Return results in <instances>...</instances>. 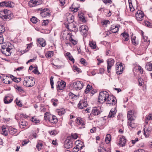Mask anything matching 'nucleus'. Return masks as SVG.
Instances as JSON below:
<instances>
[{"instance_id": "f257e3e1", "label": "nucleus", "mask_w": 152, "mask_h": 152, "mask_svg": "<svg viewBox=\"0 0 152 152\" xmlns=\"http://www.w3.org/2000/svg\"><path fill=\"white\" fill-rule=\"evenodd\" d=\"M108 93L106 91H102L99 93L98 99V102L101 104H103L105 101H107V104L111 105V97H109Z\"/></svg>"}, {"instance_id": "f03ea898", "label": "nucleus", "mask_w": 152, "mask_h": 152, "mask_svg": "<svg viewBox=\"0 0 152 152\" xmlns=\"http://www.w3.org/2000/svg\"><path fill=\"white\" fill-rule=\"evenodd\" d=\"M135 111L134 110H130L128 112L127 118L128 121L127 125L129 128H130L132 129L135 127L134 124L132 121H134L135 118V116L134 115Z\"/></svg>"}, {"instance_id": "7ed1b4c3", "label": "nucleus", "mask_w": 152, "mask_h": 152, "mask_svg": "<svg viewBox=\"0 0 152 152\" xmlns=\"http://www.w3.org/2000/svg\"><path fill=\"white\" fill-rule=\"evenodd\" d=\"M35 83L34 78L32 77L27 76L24 77L23 85L27 87H31Z\"/></svg>"}, {"instance_id": "20e7f679", "label": "nucleus", "mask_w": 152, "mask_h": 152, "mask_svg": "<svg viewBox=\"0 0 152 152\" xmlns=\"http://www.w3.org/2000/svg\"><path fill=\"white\" fill-rule=\"evenodd\" d=\"M67 38L69 39V42H67V45H69L70 46L72 47V45H75L77 43V41L75 39L74 36L72 33L68 32L67 30Z\"/></svg>"}, {"instance_id": "39448f33", "label": "nucleus", "mask_w": 152, "mask_h": 152, "mask_svg": "<svg viewBox=\"0 0 152 152\" xmlns=\"http://www.w3.org/2000/svg\"><path fill=\"white\" fill-rule=\"evenodd\" d=\"M84 84L83 83L80 81H76L74 82L73 84V88L76 90H80L83 87Z\"/></svg>"}, {"instance_id": "423d86ee", "label": "nucleus", "mask_w": 152, "mask_h": 152, "mask_svg": "<svg viewBox=\"0 0 152 152\" xmlns=\"http://www.w3.org/2000/svg\"><path fill=\"white\" fill-rule=\"evenodd\" d=\"M144 15V13L142 11L138 10L136 13V18L138 21H140L143 19Z\"/></svg>"}, {"instance_id": "0eeeda50", "label": "nucleus", "mask_w": 152, "mask_h": 152, "mask_svg": "<svg viewBox=\"0 0 152 152\" xmlns=\"http://www.w3.org/2000/svg\"><path fill=\"white\" fill-rule=\"evenodd\" d=\"M88 105L86 99H81L78 104V107L80 109H83L86 107Z\"/></svg>"}, {"instance_id": "6e6552de", "label": "nucleus", "mask_w": 152, "mask_h": 152, "mask_svg": "<svg viewBox=\"0 0 152 152\" xmlns=\"http://www.w3.org/2000/svg\"><path fill=\"white\" fill-rule=\"evenodd\" d=\"M42 2L41 0H31L28 4L30 7H32L40 4Z\"/></svg>"}, {"instance_id": "1a4fd4ad", "label": "nucleus", "mask_w": 152, "mask_h": 152, "mask_svg": "<svg viewBox=\"0 0 152 152\" xmlns=\"http://www.w3.org/2000/svg\"><path fill=\"white\" fill-rule=\"evenodd\" d=\"M13 98L11 94H9L4 97V102L5 104H7L11 103L13 100Z\"/></svg>"}, {"instance_id": "9d476101", "label": "nucleus", "mask_w": 152, "mask_h": 152, "mask_svg": "<svg viewBox=\"0 0 152 152\" xmlns=\"http://www.w3.org/2000/svg\"><path fill=\"white\" fill-rule=\"evenodd\" d=\"M114 62V59L112 58H110L107 61V71L109 73L110 72L111 67L113 65Z\"/></svg>"}, {"instance_id": "9b49d317", "label": "nucleus", "mask_w": 152, "mask_h": 152, "mask_svg": "<svg viewBox=\"0 0 152 152\" xmlns=\"http://www.w3.org/2000/svg\"><path fill=\"white\" fill-rule=\"evenodd\" d=\"M67 29L69 30L70 32L74 31H77V29H76V26H75L73 23H67Z\"/></svg>"}, {"instance_id": "f8f14e48", "label": "nucleus", "mask_w": 152, "mask_h": 152, "mask_svg": "<svg viewBox=\"0 0 152 152\" xmlns=\"http://www.w3.org/2000/svg\"><path fill=\"white\" fill-rule=\"evenodd\" d=\"M126 142V139L124 136H121L119 137V141L118 144L120 147H123L125 146Z\"/></svg>"}, {"instance_id": "ddd939ff", "label": "nucleus", "mask_w": 152, "mask_h": 152, "mask_svg": "<svg viewBox=\"0 0 152 152\" xmlns=\"http://www.w3.org/2000/svg\"><path fill=\"white\" fill-rule=\"evenodd\" d=\"M58 85L57 87V89L62 90L63 89L66 85V83L64 81L58 82Z\"/></svg>"}, {"instance_id": "4468645a", "label": "nucleus", "mask_w": 152, "mask_h": 152, "mask_svg": "<svg viewBox=\"0 0 152 152\" xmlns=\"http://www.w3.org/2000/svg\"><path fill=\"white\" fill-rule=\"evenodd\" d=\"M119 27V25L118 24L116 25H113L111 26L110 30L112 32L116 33L118 32Z\"/></svg>"}, {"instance_id": "2eb2a0df", "label": "nucleus", "mask_w": 152, "mask_h": 152, "mask_svg": "<svg viewBox=\"0 0 152 152\" xmlns=\"http://www.w3.org/2000/svg\"><path fill=\"white\" fill-rule=\"evenodd\" d=\"M48 120L50 122L53 124H56L58 122L56 117L55 116L51 115L48 117Z\"/></svg>"}, {"instance_id": "dca6fc26", "label": "nucleus", "mask_w": 152, "mask_h": 152, "mask_svg": "<svg viewBox=\"0 0 152 152\" xmlns=\"http://www.w3.org/2000/svg\"><path fill=\"white\" fill-rule=\"evenodd\" d=\"M88 27L86 25H82L79 28V31L83 35L86 34V31H87Z\"/></svg>"}, {"instance_id": "f3484780", "label": "nucleus", "mask_w": 152, "mask_h": 152, "mask_svg": "<svg viewBox=\"0 0 152 152\" xmlns=\"http://www.w3.org/2000/svg\"><path fill=\"white\" fill-rule=\"evenodd\" d=\"M117 72L118 74H120L124 70V67L123 66V64L120 63L119 64L117 65Z\"/></svg>"}, {"instance_id": "a211bd4d", "label": "nucleus", "mask_w": 152, "mask_h": 152, "mask_svg": "<svg viewBox=\"0 0 152 152\" xmlns=\"http://www.w3.org/2000/svg\"><path fill=\"white\" fill-rule=\"evenodd\" d=\"M11 49V48L1 49V51L3 54H4L7 56H8L11 54V53L10 51Z\"/></svg>"}, {"instance_id": "6ab92c4d", "label": "nucleus", "mask_w": 152, "mask_h": 152, "mask_svg": "<svg viewBox=\"0 0 152 152\" xmlns=\"http://www.w3.org/2000/svg\"><path fill=\"white\" fill-rule=\"evenodd\" d=\"M92 113L95 115H98L100 113L99 107H94L92 110Z\"/></svg>"}, {"instance_id": "aec40b11", "label": "nucleus", "mask_w": 152, "mask_h": 152, "mask_svg": "<svg viewBox=\"0 0 152 152\" xmlns=\"http://www.w3.org/2000/svg\"><path fill=\"white\" fill-rule=\"evenodd\" d=\"M116 110L115 108L111 109L110 110L108 115L109 117L111 118L114 117L115 115L116 114Z\"/></svg>"}, {"instance_id": "412c9836", "label": "nucleus", "mask_w": 152, "mask_h": 152, "mask_svg": "<svg viewBox=\"0 0 152 152\" xmlns=\"http://www.w3.org/2000/svg\"><path fill=\"white\" fill-rule=\"evenodd\" d=\"M10 43L9 42H3L1 45V49L11 48H10Z\"/></svg>"}, {"instance_id": "4be33fe9", "label": "nucleus", "mask_w": 152, "mask_h": 152, "mask_svg": "<svg viewBox=\"0 0 152 152\" xmlns=\"http://www.w3.org/2000/svg\"><path fill=\"white\" fill-rule=\"evenodd\" d=\"M121 35L123 36V41H127L129 39V37L127 33L124 32L121 34Z\"/></svg>"}, {"instance_id": "5701e85b", "label": "nucleus", "mask_w": 152, "mask_h": 152, "mask_svg": "<svg viewBox=\"0 0 152 152\" xmlns=\"http://www.w3.org/2000/svg\"><path fill=\"white\" fill-rule=\"evenodd\" d=\"M136 37L135 36H131V39L132 43L135 46L138 45V41L136 39Z\"/></svg>"}, {"instance_id": "b1692460", "label": "nucleus", "mask_w": 152, "mask_h": 152, "mask_svg": "<svg viewBox=\"0 0 152 152\" xmlns=\"http://www.w3.org/2000/svg\"><path fill=\"white\" fill-rule=\"evenodd\" d=\"M76 120V123L78 125H81L82 126L84 125V121L81 118L78 117L77 118Z\"/></svg>"}, {"instance_id": "393cba45", "label": "nucleus", "mask_w": 152, "mask_h": 152, "mask_svg": "<svg viewBox=\"0 0 152 152\" xmlns=\"http://www.w3.org/2000/svg\"><path fill=\"white\" fill-rule=\"evenodd\" d=\"M38 42L42 47H44L46 45L45 41V40L43 39H39L38 40Z\"/></svg>"}, {"instance_id": "a878e982", "label": "nucleus", "mask_w": 152, "mask_h": 152, "mask_svg": "<svg viewBox=\"0 0 152 152\" xmlns=\"http://www.w3.org/2000/svg\"><path fill=\"white\" fill-rule=\"evenodd\" d=\"M150 128H148L145 129V128L144 129V134L146 137H148L150 133Z\"/></svg>"}, {"instance_id": "bb28decb", "label": "nucleus", "mask_w": 152, "mask_h": 152, "mask_svg": "<svg viewBox=\"0 0 152 152\" xmlns=\"http://www.w3.org/2000/svg\"><path fill=\"white\" fill-rule=\"evenodd\" d=\"M145 68L148 71H152V64L150 62L147 63L145 65Z\"/></svg>"}, {"instance_id": "cd10ccee", "label": "nucleus", "mask_w": 152, "mask_h": 152, "mask_svg": "<svg viewBox=\"0 0 152 152\" xmlns=\"http://www.w3.org/2000/svg\"><path fill=\"white\" fill-rule=\"evenodd\" d=\"M56 112L59 115H62L64 114L66 112L65 109L63 108L59 109L56 110Z\"/></svg>"}, {"instance_id": "c85d7f7f", "label": "nucleus", "mask_w": 152, "mask_h": 152, "mask_svg": "<svg viewBox=\"0 0 152 152\" xmlns=\"http://www.w3.org/2000/svg\"><path fill=\"white\" fill-rule=\"evenodd\" d=\"M50 11H47L45 13H41V15L43 17H49L50 15Z\"/></svg>"}, {"instance_id": "c756f323", "label": "nucleus", "mask_w": 152, "mask_h": 152, "mask_svg": "<svg viewBox=\"0 0 152 152\" xmlns=\"http://www.w3.org/2000/svg\"><path fill=\"white\" fill-rule=\"evenodd\" d=\"M67 58H68L69 60L71 61L72 63H74L75 59L69 52H67Z\"/></svg>"}, {"instance_id": "7c9ffc66", "label": "nucleus", "mask_w": 152, "mask_h": 152, "mask_svg": "<svg viewBox=\"0 0 152 152\" xmlns=\"http://www.w3.org/2000/svg\"><path fill=\"white\" fill-rule=\"evenodd\" d=\"M148 37H144L143 36V38L142 40V42H144L145 43V44L146 46L147 45H148L150 43V40H147Z\"/></svg>"}, {"instance_id": "2f4dec72", "label": "nucleus", "mask_w": 152, "mask_h": 152, "mask_svg": "<svg viewBox=\"0 0 152 152\" xmlns=\"http://www.w3.org/2000/svg\"><path fill=\"white\" fill-rule=\"evenodd\" d=\"M73 145L72 141L71 140L67 139V149L72 148Z\"/></svg>"}, {"instance_id": "473e14b6", "label": "nucleus", "mask_w": 152, "mask_h": 152, "mask_svg": "<svg viewBox=\"0 0 152 152\" xmlns=\"http://www.w3.org/2000/svg\"><path fill=\"white\" fill-rule=\"evenodd\" d=\"M10 77L15 82L18 83L21 81L20 78H17L12 75H10Z\"/></svg>"}, {"instance_id": "72a5a7b5", "label": "nucleus", "mask_w": 152, "mask_h": 152, "mask_svg": "<svg viewBox=\"0 0 152 152\" xmlns=\"http://www.w3.org/2000/svg\"><path fill=\"white\" fill-rule=\"evenodd\" d=\"M10 133L11 135H13L15 133L17 132V130L14 128L10 127L9 129Z\"/></svg>"}, {"instance_id": "f704fd0d", "label": "nucleus", "mask_w": 152, "mask_h": 152, "mask_svg": "<svg viewBox=\"0 0 152 152\" xmlns=\"http://www.w3.org/2000/svg\"><path fill=\"white\" fill-rule=\"evenodd\" d=\"M89 45L91 48L95 49L96 48V42L94 41L90 42Z\"/></svg>"}, {"instance_id": "c9c22d12", "label": "nucleus", "mask_w": 152, "mask_h": 152, "mask_svg": "<svg viewBox=\"0 0 152 152\" xmlns=\"http://www.w3.org/2000/svg\"><path fill=\"white\" fill-rule=\"evenodd\" d=\"M43 145L41 142H38L36 145V147L37 148L38 150L40 151L42 148Z\"/></svg>"}, {"instance_id": "e433bc0d", "label": "nucleus", "mask_w": 152, "mask_h": 152, "mask_svg": "<svg viewBox=\"0 0 152 152\" xmlns=\"http://www.w3.org/2000/svg\"><path fill=\"white\" fill-rule=\"evenodd\" d=\"M111 140V135L110 134H107L106 135L105 138V141L107 144L109 143Z\"/></svg>"}, {"instance_id": "4c0bfd02", "label": "nucleus", "mask_w": 152, "mask_h": 152, "mask_svg": "<svg viewBox=\"0 0 152 152\" xmlns=\"http://www.w3.org/2000/svg\"><path fill=\"white\" fill-rule=\"evenodd\" d=\"M92 88V86L88 85L87 86L86 89L85 90V92L86 94H88V93H90L91 90Z\"/></svg>"}, {"instance_id": "58836bf2", "label": "nucleus", "mask_w": 152, "mask_h": 152, "mask_svg": "<svg viewBox=\"0 0 152 152\" xmlns=\"http://www.w3.org/2000/svg\"><path fill=\"white\" fill-rule=\"evenodd\" d=\"M109 97H111V104L112 105L116 104L117 102L116 99L113 96H110Z\"/></svg>"}, {"instance_id": "ea45409f", "label": "nucleus", "mask_w": 152, "mask_h": 152, "mask_svg": "<svg viewBox=\"0 0 152 152\" xmlns=\"http://www.w3.org/2000/svg\"><path fill=\"white\" fill-rule=\"evenodd\" d=\"M10 17L9 15H5V14L1 19L7 21L10 20Z\"/></svg>"}, {"instance_id": "a19ab883", "label": "nucleus", "mask_w": 152, "mask_h": 152, "mask_svg": "<svg viewBox=\"0 0 152 152\" xmlns=\"http://www.w3.org/2000/svg\"><path fill=\"white\" fill-rule=\"evenodd\" d=\"M61 38H62L63 39H66V31L62 32L61 35Z\"/></svg>"}, {"instance_id": "79ce46f5", "label": "nucleus", "mask_w": 152, "mask_h": 152, "mask_svg": "<svg viewBox=\"0 0 152 152\" xmlns=\"http://www.w3.org/2000/svg\"><path fill=\"white\" fill-rule=\"evenodd\" d=\"M38 12H39L41 14V13H45V12L49 11V10L48 8H40L38 9Z\"/></svg>"}, {"instance_id": "37998d69", "label": "nucleus", "mask_w": 152, "mask_h": 152, "mask_svg": "<svg viewBox=\"0 0 152 152\" xmlns=\"http://www.w3.org/2000/svg\"><path fill=\"white\" fill-rule=\"evenodd\" d=\"M51 102L54 106H56L58 104V100L57 99H53Z\"/></svg>"}, {"instance_id": "c03bdc74", "label": "nucleus", "mask_w": 152, "mask_h": 152, "mask_svg": "<svg viewBox=\"0 0 152 152\" xmlns=\"http://www.w3.org/2000/svg\"><path fill=\"white\" fill-rule=\"evenodd\" d=\"M27 123L25 121H20V125L21 128H24V126H26Z\"/></svg>"}, {"instance_id": "a18cd8bd", "label": "nucleus", "mask_w": 152, "mask_h": 152, "mask_svg": "<svg viewBox=\"0 0 152 152\" xmlns=\"http://www.w3.org/2000/svg\"><path fill=\"white\" fill-rule=\"evenodd\" d=\"M30 20L34 24H36L39 21V19L35 17H33L30 19Z\"/></svg>"}, {"instance_id": "49530a36", "label": "nucleus", "mask_w": 152, "mask_h": 152, "mask_svg": "<svg viewBox=\"0 0 152 152\" xmlns=\"http://www.w3.org/2000/svg\"><path fill=\"white\" fill-rule=\"evenodd\" d=\"M73 5V4L72 5V7H70V10L74 12H77L78 10L80 7H72Z\"/></svg>"}, {"instance_id": "de8ad7c7", "label": "nucleus", "mask_w": 152, "mask_h": 152, "mask_svg": "<svg viewBox=\"0 0 152 152\" xmlns=\"http://www.w3.org/2000/svg\"><path fill=\"white\" fill-rule=\"evenodd\" d=\"M31 120L36 124L39 123L40 120L38 118H37L35 117H33L31 118Z\"/></svg>"}, {"instance_id": "09e8293b", "label": "nucleus", "mask_w": 152, "mask_h": 152, "mask_svg": "<svg viewBox=\"0 0 152 152\" xmlns=\"http://www.w3.org/2000/svg\"><path fill=\"white\" fill-rule=\"evenodd\" d=\"M99 152H107L106 149L102 147V146H100L98 148Z\"/></svg>"}, {"instance_id": "8fccbe9b", "label": "nucleus", "mask_w": 152, "mask_h": 152, "mask_svg": "<svg viewBox=\"0 0 152 152\" xmlns=\"http://www.w3.org/2000/svg\"><path fill=\"white\" fill-rule=\"evenodd\" d=\"M15 88L17 89L19 92H23L24 91L20 86L16 85L15 86Z\"/></svg>"}, {"instance_id": "3c124183", "label": "nucleus", "mask_w": 152, "mask_h": 152, "mask_svg": "<svg viewBox=\"0 0 152 152\" xmlns=\"http://www.w3.org/2000/svg\"><path fill=\"white\" fill-rule=\"evenodd\" d=\"M53 51H49L46 54V57L48 58H49L53 56Z\"/></svg>"}, {"instance_id": "603ef678", "label": "nucleus", "mask_w": 152, "mask_h": 152, "mask_svg": "<svg viewBox=\"0 0 152 152\" xmlns=\"http://www.w3.org/2000/svg\"><path fill=\"white\" fill-rule=\"evenodd\" d=\"M5 6L7 7H12V5L11 2L10 1H5Z\"/></svg>"}, {"instance_id": "864d4df0", "label": "nucleus", "mask_w": 152, "mask_h": 152, "mask_svg": "<svg viewBox=\"0 0 152 152\" xmlns=\"http://www.w3.org/2000/svg\"><path fill=\"white\" fill-rule=\"evenodd\" d=\"M79 145H77L75 147H74L73 149V152H80L81 151L79 150V148L78 147Z\"/></svg>"}, {"instance_id": "5fc2aeb1", "label": "nucleus", "mask_w": 152, "mask_h": 152, "mask_svg": "<svg viewBox=\"0 0 152 152\" xmlns=\"http://www.w3.org/2000/svg\"><path fill=\"white\" fill-rule=\"evenodd\" d=\"M2 134L5 136H7L8 134V133L6 130V128H2Z\"/></svg>"}, {"instance_id": "6e6d98bb", "label": "nucleus", "mask_w": 152, "mask_h": 152, "mask_svg": "<svg viewBox=\"0 0 152 152\" xmlns=\"http://www.w3.org/2000/svg\"><path fill=\"white\" fill-rule=\"evenodd\" d=\"M54 77L53 76H51L50 79V83L51 86V88H53V84H54V82L53 81V79Z\"/></svg>"}, {"instance_id": "4d7b16f0", "label": "nucleus", "mask_w": 152, "mask_h": 152, "mask_svg": "<svg viewBox=\"0 0 152 152\" xmlns=\"http://www.w3.org/2000/svg\"><path fill=\"white\" fill-rule=\"evenodd\" d=\"M144 23L145 25L148 27H150L151 26V23L148 21H144Z\"/></svg>"}, {"instance_id": "13d9d810", "label": "nucleus", "mask_w": 152, "mask_h": 152, "mask_svg": "<svg viewBox=\"0 0 152 152\" xmlns=\"http://www.w3.org/2000/svg\"><path fill=\"white\" fill-rule=\"evenodd\" d=\"M49 21L48 20H43L42 21V26H46L48 24Z\"/></svg>"}, {"instance_id": "bf43d9fd", "label": "nucleus", "mask_w": 152, "mask_h": 152, "mask_svg": "<svg viewBox=\"0 0 152 152\" xmlns=\"http://www.w3.org/2000/svg\"><path fill=\"white\" fill-rule=\"evenodd\" d=\"M5 31V28L2 25H0V33H3Z\"/></svg>"}, {"instance_id": "052dcab7", "label": "nucleus", "mask_w": 152, "mask_h": 152, "mask_svg": "<svg viewBox=\"0 0 152 152\" xmlns=\"http://www.w3.org/2000/svg\"><path fill=\"white\" fill-rule=\"evenodd\" d=\"M69 98V99H73L75 95L72 93L69 92L68 94Z\"/></svg>"}, {"instance_id": "680f3d73", "label": "nucleus", "mask_w": 152, "mask_h": 152, "mask_svg": "<svg viewBox=\"0 0 152 152\" xmlns=\"http://www.w3.org/2000/svg\"><path fill=\"white\" fill-rule=\"evenodd\" d=\"M15 101L16 104L20 107L22 106V104L21 103L20 101V100H18V98L16 99Z\"/></svg>"}, {"instance_id": "e2e57ef3", "label": "nucleus", "mask_w": 152, "mask_h": 152, "mask_svg": "<svg viewBox=\"0 0 152 152\" xmlns=\"http://www.w3.org/2000/svg\"><path fill=\"white\" fill-rule=\"evenodd\" d=\"M68 17L70 20H71V23H73L74 21V16L72 15H69Z\"/></svg>"}, {"instance_id": "0e129e2a", "label": "nucleus", "mask_w": 152, "mask_h": 152, "mask_svg": "<svg viewBox=\"0 0 152 152\" xmlns=\"http://www.w3.org/2000/svg\"><path fill=\"white\" fill-rule=\"evenodd\" d=\"M50 114L48 113H46L45 114V116L44 117V119L45 120L48 119V117L50 116Z\"/></svg>"}, {"instance_id": "69168bd1", "label": "nucleus", "mask_w": 152, "mask_h": 152, "mask_svg": "<svg viewBox=\"0 0 152 152\" xmlns=\"http://www.w3.org/2000/svg\"><path fill=\"white\" fill-rule=\"evenodd\" d=\"M73 69L74 70H75L76 71L78 72H80V69L79 68H78L76 66H73Z\"/></svg>"}, {"instance_id": "338daca9", "label": "nucleus", "mask_w": 152, "mask_h": 152, "mask_svg": "<svg viewBox=\"0 0 152 152\" xmlns=\"http://www.w3.org/2000/svg\"><path fill=\"white\" fill-rule=\"evenodd\" d=\"M80 61L81 63L84 65H86L87 64L85 59L83 58H81L80 59Z\"/></svg>"}, {"instance_id": "774afa93", "label": "nucleus", "mask_w": 152, "mask_h": 152, "mask_svg": "<svg viewBox=\"0 0 152 152\" xmlns=\"http://www.w3.org/2000/svg\"><path fill=\"white\" fill-rule=\"evenodd\" d=\"M152 119V114H150L149 115L147 116L146 119V121L148 120H150Z\"/></svg>"}]
</instances>
